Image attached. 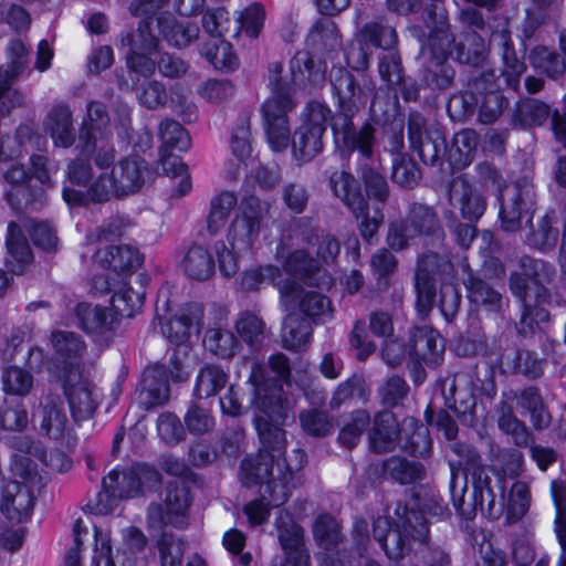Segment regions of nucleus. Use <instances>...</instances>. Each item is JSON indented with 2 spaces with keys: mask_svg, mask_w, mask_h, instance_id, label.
Returning <instances> with one entry per match:
<instances>
[{
  "mask_svg": "<svg viewBox=\"0 0 566 566\" xmlns=\"http://www.w3.org/2000/svg\"><path fill=\"white\" fill-rule=\"evenodd\" d=\"M182 266L187 275L196 280H207L214 272V262L210 253L200 245L188 250Z\"/></svg>",
  "mask_w": 566,
  "mask_h": 566,
  "instance_id": "nucleus-43",
  "label": "nucleus"
},
{
  "mask_svg": "<svg viewBox=\"0 0 566 566\" xmlns=\"http://www.w3.org/2000/svg\"><path fill=\"white\" fill-rule=\"evenodd\" d=\"M311 327L308 323L295 314H289L283 321L281 332L283 346L287 349L298 350L310 342Z\"/></svg>",
  "mask_w": 566,
  "mask_h": 566,
  "instance_id": "nucleus-42",
  "label": "nucleus"
},
{
  "mask_svg": "<svg viewBox=\"0 0 566 566\" xmlns=\"http://www.w3.org/2000/svg\"><path fill=\"white\" fill-rule=\"evenodd\" d=\"M512 293L522 302L521 332L532 331L539 323L548 321L549 314L543 307L549 294L538 277L513 274L510 280Z\"/></svg>",
  "mask_w": 566,
  "mask_h": 566,
  "instance_id": "nucleus-12",
  "label": "nucleus"
},
{
  "mask_svg": "<svg viewBox=\"0 0 566 566\" xmlns=\"http://www.w3.org/2000/svg\"><path fill=\"white\" fill-rule=\"evenodd\" d=\"M486 50V45L483 36L478 34L475 31L469 32L464 40L461 41L457 49V59L462 63L479 64Z\"/></svg>",
  "mask_w": 566,
  "mask_h": 566,
  "instance_id": "nucleus-57",
  "label": "nucleus"
},
{
  "mask_svg": "<svg viewBox=\"0 0 566 566\" xmlns=\"http://www.w3.org/2000/svg\"><path fill=\"white\" fill-rule=\"evenodd\" d=\"M558 230L553 228V217L545 214L537 223V229L528 235V243L541 251L555 248Z\"/></svg>",
  "mask_w": 566,
  "mask_h": 566,
  "instance_id": "nucleus-60",
  "label": "nucleus"
},
{
  "mask_svg": "<svg viewBox=\"0 0 566 566\" xmlns=\"http://www.w3.org/2000/svg\"><path fill=\"white\" fill-rule=\"evenodd\" d=\"M282 70L280 63L271 64L270 85L272 95L262 107L268 140L274 151L285 149L290 143L287 113L295 106L291 85L281 78Z\"/></svg>",
  "mask_w": 566,
  "mask_h": 566,
  "instance_id": "nucleus-4",
  "label": "nucleus"
},
{
  "mask_svg": "<svg viewBox=\"0 0 566 566\" xmlns=\"http://www.w3.org/2000/svg\"><path fill=\"white\" fill-rule=\"evenodd\" d=\"M517 403L531 413V420L535 428L542 429L549 424L551 417L544 409L542 398L536 389L523 390L517 398Z\"/></svg>",
  "mask_w": 566,
  "mask_h": 566,
  "instance_id": "nucleus-55",
  "label": "nucleus"
},
{
  "mask_svg": "<svg viewBox=\"0 0 566 566\" xmlns=\"http://www.w3.org/2000/svg\"><path fill=\"white\" fill-rule=\"evenodd\" d=\"M159 475L147 465H134L127 470L114 469L103 479V491L97 496L96 513L107 514L113 510L108 501L134 497L143 488L150 489L158 484Z\"/></svg>",
  "mask_w": 566,
  "mask_h": 566,
  "instance_id": "nucleus-6",
  "label": "nucleus"
},
{
  "mask_svg": "<svg viewBox=\"0 0 566 566\" xmlns=\"http://www.w3.org/2000/svg\"><path fill=\"white\" fill-rule=\"evenodd\" d=\"M385 472L388 473L391 478L400 482L401 484H407L416 480L422 479L423 470L417 463H410L400 458H392L385 462L384 464Z\"/></svg>",
  "mask_w": 566,
  "mask_h": 566,
  "instance_id": "nucleus-61",
  "label": "nucleus"
},
{
  "mask_svg": "<svg viewBox=\"0 0 566 566\" xmlns=\"http://www.w3.org/2000/svg\"><path fill=\"white\" fill-rule=\"evenodd\" d=\"M253 388V405L260 411L255 428L261 449L241 463L240 480L245 486H262L261 497L244 505L243 512L251 525L263 524L271 507L283 505L296 485L297 472L305 463V453L294 449L285 457V431L277 426L285 417L281 389L264 378V369L254 364L249 378Z\"/></svg>",
  "mask_w": 566,
  "mask_h": 566,
  "instance_id": "nucleus-1",
  "label": "nucleus"
},
{
  "mask_svg": "<svg viewBox=\"0 0 566 566\" xmlns=\"http://www.w3.org/2000/svg\"><path fill=\"white\" fill-rule=\"evenodd\" d=\"M223 321H227V315L223 311H219V322L216 327L208 328L203 345L213 355L230 358L238 353L240 343L231 331L223 328Z\"/></svg>",
  "mask_w": 566,
  "mask_h": 566,
  "instance_id": "nucleus-30",
  "label": "nucleus"
},
{
  "mask_svg": "<svg viewBox=\"0 0 566 566\" xmlns=\"http://www.w3.org/2000/svg\"><path fill=\"white\" fill-rule=\"evenodd\" d=\"M76 314L81 327L87 333H102L113 321V313L104 307L86 303L78 304Z\"/></svg>",
  "mask_w": 566,
  "mask_h": 566,
  "instance_id": "nucleus-45",
  "label": "nucleus"
},
{
  "mask_svg": "<svg viewBox=\"0 0 566 566\" xmlns=\"http://www.w3.org/2000/svg\"><path fill=\"white\" fill-rule=\"evenodd\" d=\"M331 118L332 111L326 104L311 102L304 107L301 114L300 126H307L310 129L325 133Z\"/></svg>",
  "mask_w": 566,
  "mask_h": 566,
  "instance_id": "nucleus-59",
  "label": "nucleus"
},
{
  "mask_svg": "<svg viewBox=\"0 0 566 566\" xmlns=\"http://www.w3.org/2000/svg\"><path fill=\"white\" fill-rule=\"evenodd\" d=\"M39 431L53 440H62L72 430L63 402L56 396H46L34 412Z\"/></svg>",
  "mask_w": 566,
  "mask_h": 566,
  "instance_id": "nucleus-19",
  "label": "nucleus"
},
{
  "mask_svg": "<svg viewBox=\"0 0 566 566\" xmlns=\"http://www.w3.org/2000/svg\"><path fill=\"white\" fill-rule=\"evenodd\" d=\"M432 4L428 9L429 18L438 20L439 27L430 34L428 44L422 46V54L429 55L434 65L440 66L446 61L453 41L447 27V17L444 11L437 4L438 0H431Z\"/></svg>",
  "mask_w": 566,
  "mask_h": 566,
  "instance_id": "nucleus-24",
  "label": "nucleus"
},
{
  "mask_svg": "<svg viewBox=\"0 0 566 566\" xmlns=\"http://www.w3.org/2000/svg\"><path fill=\"white\" fill-rule=\"evenodd\" d=\"M44 129L57 147L67 148L75 142L72 112L66 106L57 105L50 111Z\"/></svg>",
  "mask_w": 566,
  "mask_h": 566,
  "instance_id": "nucleus-27",
  "label": "nucleus"
},
{
  "mask_svg": "<svg viewBox=\"0 0 566 566\" xmlns=\"http://www.w3.org/2000/svg\"><path fill=\"white\" fill-rule=\"evenodd\" d=\"M313 533L317 544L325 549L336 546L340 538L337 521L328 515H322L316 520Z\"/></svg>",
  "mask_w": 566,
  "mask_h": 566,
  "instance_id": "nucleus-63",
  "label": "nucleus"
},
{
  "mask_svg": "<svg viewBox=\"0 0 566 566\" xmlns=\"http://www.w3.org/2000/svg\"><path fill=\"white\" fill-rule=\"evenodd\" d=\"M122 48L126 49L127 67L143 76H150L156 71L153 57L158 51L159 39L153 29V19H143L136 31L122 38Z\"/></svg>",
  "mask_w": 566,
  "mask_h": 566,
  "instance_id": "nucleus-10",
  "label": "nucleus"
},
{
  "mask_svg": "<svg viewBox=\"0 0 566 566\" xmlns=\"http://www.w3.org/2000/svg\"><path fill=\"white\" fill-rule=\"evenodd\" d=\"M290 283L294 284L297 290L293 294L294 301L287 305H283L285 311H289L298 304L304 314L310 317L316 318L321 322H325L332 317L331 303L324 295L315 291L304 292L294 280H291Z\"/></svg>",
  "mask_w": 566,
  "mask_h": 566,
  "instance_id": "nucleus-33",
  "label": "nucleus"
},
{
  "mask_svg": "<svg viewBox=\"0 0 566 566\" xmlns=\"http://www.w3.org/2000/svg\"><path fill=\"white\" fill-rule=\"evenodd\" d=\"M361 36L364 41L389 51L380 60L379 73L389 85L399 84L402 78L400 61L396 52L390 51L397 43L395 29L387 24L369 23L361 30Z\"/></svg>",
  "mask_w": 566,
  "mask_h": 566,
  "instance_id": "nucleus-15",
  "label": "nucleus"
},
{
  "mask_svg": "<svg viewBox=\"0 0 566 566\" xmlns=\"http://www.w3.org/2000/svg\"><path fill=\"white\" fill-rule=\"evenodd\" d=\"M190 504L189 491L184 483H172L167 486L165 507L150 505L148 521L151 527L160 528L163 523L177 526L184 525V518Z\"/></svg>",
  "mask_w": 566,
  "mask_h": 566,
  "instance_id": "nucleus-18",
  "label": "nucleus"
},
{
  "mask_svg": "<svg viewBox=\"0 0 566 566\" xmlns=\"http://www.w3.org/2000/svg\"><path fill=\"white\" fill-rule=\"evenodd\" d=\"M462 268L465 272L469 271V265L465 262L462 263ZM464 285L471 303L482 306L490 313H497L502 308V295L485 281L473 276L471 272H468Z\"/></svg>",
  "mask_w": 566,
  "mask_h": 566,
  "instance_id": "nucleus-31",
  "label": "nucleus"
},
{
  "mask_svg": "<svg viewBox=\"0 0 566 566\" xmlns=\"http://www.w3.org/2000/svg\"><path fill=\"white\" fill-rule=\"evenodd\" d=\"M332 84L339 109V115L332 126L336 138L348 149L357 150L365 158H370L376 142L375 128L370 124H365L356 130L352 123V117L367 102L366 92L357 86L353 75L343 69L332 74Z\"/></svg>",
  "mask_w": 566,
  "mask_h": 566,
  "instance_id": "nucleus-2",
  "label": "nucleus"
},
{
  "mask_svg": "<svg viewBox=\"0 0 566 566\" xmlns=\"http://www.w3.org/2000/svg\"><path fill=\"white\" fill-rule=\"evenodd\" d=\"M473 503L490 517H497L502 511V503L496 505L495 493L490 485V478L481 467L473 468Z\"/></svg>",
  "mask_w": 566,
  "mask_h": 566,
  "instance_id": "nucleus-36",
  "label": "nucleus"
},
{
  "mask_svg": "<svg viewBox=\"0 0 566 566\" xmlns=\"http://www.w3.org/2000/svg\"><path fill=\"white\" fill-rule=\"evenodd\" d=\"M480 181L497 197L500 202V217L502 227L507 232H513L520 227V218L527 213L534 205V191L527 179L518 181L512 188V195L505 199V184L497 170L489 163L478 166Z\"/></svg>",
  "mask_w": 566,
  "mask_h": 566,
  "instance_id": "nucleus-5",
  "label": "nucleus"
},
{
  "mask_svg": "<svg viewBox=\"0 0 566 566\" xmlns=\"http://www.w3.org/2000/svg\"><path fill=\"white\" fill-rule=\"evenodd\" d=\"M370 421L369 415L364 410H356L348 416L339 433V440L348 448L354 447Z\"/></svg>",
  "mask_w": 566,
  "mask_h": 566,
  "instance_id": "nucleus-58",
  "label": "nucleus"
},
{
  "mask_svg": "<svg viewBox=\"0 0 566 566\" xmlns=\"http://www.w3.org/2000/svg\"><path fill=\"white\" fill-rule=\"evenodd\" d=\"M23 229L30 233L34 244L44 250H52L57 244L55 232L46 223H36L30 219H24L21 226L10 222L6 239L8 249L7 264L11 266L13 272H21L33 259Z\"/></svg>",
  "mask_w": 566,
  "mask_h": 566,
  "instance_id": "nucleus-8",
  "label": "nucleus"
},
{
  "mask_svg": "<svg viewBox=\"0 0 566 566\" xmlns=\"http://www.w3.org/2000/svg\"><path fill=\"white\" fill-rule=\"evenodd\" d=\"M34 496L31 489L17 481H3L0 494V510L13 522H24L32 513Z\"/></svg>",
  "mask_w": 566,
  "mask_h": 566,
  "instance_id": "nucleus-21",
  "label": "nucleus"
},
{
  "mask_svg": "<svg viewBox=\"0 0 566 566\" xmlns=\"http://www.w3.org/2000/svg\"><path fill=\"white\" fill-rule=\"evenodd\" d=\"M269 205L254 196L242 199L239 213L228 231V242L238 252H248L259 239Z\"/></svg>",
  "mask_w": 566,
  "mask_h": 566,
  "instance_id": "nucleus-11",
  "label": "nucleus"
},
{
  "mask_svg": "<svg viewBox=\"0 0 566 566\" xmlns=\"http://www.w3.org/2000/svg\"><path fill=\"white\" fill-rule=\"evenodd\" d=\"M323 135L318 130L300 126L293 138V155L300 161H308L323 149Z\"/></svg>",
  "mask_w": 566,
  "mask_h": 566,
  "instance_id": "nucleus-41",
  "label": "nucleus"
},
{
  "mask_svg": "<svg viewBox=\"0 0 566 566\" xmlns=\"http://www.w3.org/2000/svg\"><path fill=\"white\" fill-rule=\"evenodd\" d=\"M452 264L447 255L427 253L419 258L416 270L417 311L421 316L428 315L436 295L431 275L447 273Z\"/></svg>",
  "mask_w": 566,
  "mask_h": 566,
  "instance_id": "nucleus-16",
  "label": "nucleus"
},
{
  "mask_svg": "<svg viewBox=\"0 0 566 566\" xmlns=\"http://www.w3.org/2000/svg\"><path fill=\"white\" fill-rule=\"evenodd\" d=\"M450 200L460 207L463 218L475 221L485 210L484 199L461 178H457L450 186Z\"/></svg>",
  "mask_w": 566,
  "mask_h": 566,
  "instance_id": "nucleus-29",
  "label": "nucleus"
},
{
  "mask_svg": "<svg viewBox=\"0 0 566 566\" xmlns=\"http://www.w3.org/2000/svg\"><path fill=\"white\" fill-rule=\"evenodd\" d=\"M227 374L214 365L202 367L197 376L195 392L199 398L217 395L227 384Z\"/></svg>",
  "mask_w": 566,
  "mask_h": 566,
  "instance_id": "nucleus-47",
  "label": "nucleus"
},
{
  "mask_svg": "<svg viewBox=\"0 0 566 566\" xmlns=\"http://www.w3.org/2000/svg\"><path fill=\"white\" fill-rule=\"evenodd\" d=\"M478 135L472 129H463L454 135L448 150L449 161L458 169L469 166L474 159Z\"/></svg>",
  "mask_w": 566,
  "mask_h": 566,
  "instance_id": "nucleus-38",
  "label": "nucleus"
},
{
  "mask_svg": "<svg viewBox=\"0 0 566 566\" xmlns=\"http://www.w3.org/2000/svg\"><path fill=\"white\" fill-rule=\"evenodd\" d=\"M171 150L160 149V166L166 176L171 179H179L172 190V196L184 197L192 188L191 179L187 166L177 156L170 154Z\"/></svg>",
  "mask_w": 566,
  "mask_h": 566,
  "instance_id": "nucleus-40",
  "label": "nucleus"
},
{
  "mask_svg": "<svg viewBox=\"0 0 566 566\" xmlns=\"http://www.w3.org/2000/svg\"><path fill=\"white\" fill-rule=\"evenodd\" d=\"M130 221L125 216H115L103 223L94 235L87 237L86 250L94 247H104L106 243L126 234Z\"/></svg>",
  "mask_w": 566,
  "mask_h": 566,
  "instance_id": "nucleus-46",
  "label": "nucleus"
},
{
  "mask_svg": "<svg viewBox=\"0 0 566 566\" xmlns=\"http://www.w3.org/2000/svg\"><path fill=\"white\" fill-rule=\"evenodd\" d=\"M331 187L334 193L349 208L353 214L361 212L364 197L358 182L345 171H336L331 176Z\"/></svg>",
  "mask_w": 566,
  "mask_h": 566,
  "instance_id": "nucleus-37",
  "label": "nucleus"
},
{
  "mask_svg": "<svg viewBox=\"0 0 566 566\" xmlns=\"http://www.w3.org/2000/svg\"><path fill=\"white\" fill-rule=\"evenodd\" d=\"M264 19L265 13L261 4H249L238 13L233 35L235 36L240 31H244L249 36L256 38L263 28Z\"/></svg>",
  "mask_w": 566,
  "mask_h": 566,
  "instance_id": "nucleus-51",
  "label": "nucleus"
},
{
  "mask_svg": "<svg viewBox=\"0 0 566 566\" xmlns=\"http://www.w3.org/2000/svg\"><path fill=\"white\" fill-rule=\"evenodd\" d=\"M202 54L218 70L231 71L238 66V59L232 52V46L223 39L213 40L202 49Z\"/></svg>",
  "mask_w": 566,
  "mask_h": 566,
  "instance_id": "nucleus-50",
  "label": "nucleus"
},
{
  "mask_svg": "<svg viewBox=\"0 0 566 566\" xmlns=\"http://www.w3.org/2000/svg\"><path fill=\"white\" fill-rule=\"evenodd\" d=\"M169 398L165 371L159 366L147 368L143 374L139 399L147 408L161 405Z\"/></svg>",
  "mask_w": 566,
  "mask_h": 566,
  "instance_id": "nucleus-32",
  "label": "nucleus"
},
{
  "mask_svg": "<svg viewBox=\"0 0 566 566\" xmlns=\"http://www.w3.org/2000/svg\"><path fill=\"white\" fill-rule=\"evenodd\" d=\"M399 426L396 417L389 412H379L374 420L370 444L376 452H389L396 446Z\"/></svg>",
  "mask_w": 566,
  "mask_h": 566,
  "instance_id": "nucleus-34",
  "label": "nucleus"
},
{
  "mask_svg": "<svg viewBox=\"0 0 566 566\" xmlns=\"http://www.w3.org/2000/svg\"><path fill=\"white\" fill-rule=\"evenodd\" d=\"M264 328V322L251 312L242 313L235 323V329L240 337L251 345L262 340Z\"/></svg>",
  "mask_w": 566,
  "mask_h": 566,
  "instance_id": "nucleus-62",
  "label": "nucleus"
},
{
  "mask_svg": "<svg viewBox=\"0 0 566 566\" xmlns=\"http://www.w3.org/2000/svg\"><path fill=\"white\" fill-rule=\"evenodd\" d=\"M109 136L108 117L103 105L90 103L87 119L81 128L77 148L83 156L96 153L95 164L102 170L108 168L115 158L114 149L107 145Z\"/></svg>",
  "mask_w": 566,
  "mask_h": 566,
  "instance_id": "nucleus-9",
  "label": "nucleus"
},
{
  "mask_svg": "<svg viewBox=\"0 0 566 566\" xmlns=\"http://www.w3.org/2000/svg\"><path fill=\"white\" fill-rule=\"evenodd\" d=\"M411 216L412 218H422L423 222L419 228L417 226L411 228L406 219L390 222L386 238L390 249L401 251L417 238L439 232V221L432 208L415 202L411 205Z\"/></svg>",
  "mask_w": 566,
  "mask_h": 566,
  "instance_id": "nucleus-13",
  "label": "nucleus"
},
{
  "mask_svg": "<svg viewBox=\"0 0 566 566\" xmlns=\"http://www.w3.org/2000/svg\"><path fill=\"white\" fill-rule=\"evenodd\" d=\"M530 501L531 496L528 486L523 482L514 483L507 501L506 521L509 523H516L520 521L527 513Z\"/></svg>",
  "mask_w": 566,
  "mask_h": 566,
  "instance_id": "nucleus-56",
  "label": "nucleus"
},
{
  "mask_svg": "<svg viewBox=\"0 0 566 566\" xmlns=\"http://www.w3.org/2000/svg\"><path fill=\"white\" fill-rule=\"evenodd\" d=\"M283 273L274 265H265L245 271L241 279V286L248 291L259 290L264 283L273 284L281 295L282 305L294 301L296 286L290 283V279H282Z\"/></svg>",
  "mask_w": 566,
  "mask_h": 566,
  "instance_id": "nucleus-23",
  "label": "nucleus"
},
{
  "mask_svg": "<svg viewBox=\"0 0 566 566\" xmlns=\"http://www.w3.org/2000/svg\"><path fill=\"white\" fill-rule=\"evenodd\" d=\"M530 62L551 77L563 74L566 63L555 51L546 46H536L530 53Z\"/></svg>",
  "mask_w": 566,
  "mask_h": 566,
  "instance_id": "nucleus-54",
  "label": "nucleus"
},
{
  "mask_svg": "<svg viewBox=\"0 0 566 566\" xmlns=\"http://www.w3.org/2000/svg\"><path fill=\"white\" fill-rule=\"evenodd\" d=\"M136 96L138 103L148 109L161 107L167 102L166 88L157 81H148L142 84L136 91Z\"/></svg>",
  "mask_w": 566,
  "mask_h": 566,
  "instance_id": "nucleus-64",
  "label": "nucleus"
},
{
  "mask_svg": "<svg viewBox=\"0 0 566 566\" xmlns=\"http://www.w3.org/2000/svg\"><path fill=\"white\" fill-rule=\"evenodd\" d=\"M444 346L438 332L429 326L418 327L413 331L409 344L408 354L413 363L412 373L416 381H421L422 376L418 371V365L433 367L441 363Z\"/></svg>",
  "mask_w": 566,
  "mask_h": 566,
  "instance_id": "nucleus-17",
  "label": "nucleus"
},
{
  "mask_svg": "<svg viewBox=\"0 0 566 566\" xmlns=\"http://www.w3.org/2000/svg\"><path fill=\"white\" fill-rule=\"evenodd\" d=\"M290 73L293 85L305 87L324 80L325 66L315 65L310 52L301 51L291 60Z\"/></svg>",
  "mask_w": 566,
  "mask_h": 566,
  "instance_id": "nucleus-35",
  "label": "nucleus"
},
{
  "mask_svg": "<svg viewBox=\"0 0 566 566\" xmlns=\"http://www.w3.org/2000/svg\"><path fill=\"white\" fill-rule=\"evenodd\" d=\"M88 252H93L92 259L96 264L116 274L132 272L142 264L138 250L128 244L94 247L85 253Z\"/></svg>",
  "mask_w": 566,
  "mask_h": 566,
  "instance_id": "nucleus-22",
  "label": "nucleus"
},
{
  "mask_svg": "<svg viewBox=\"0 0 566 566\" xmlns=\"http://www.w3.org/2000/svg\"><path fill=\"white\" fill-rule=\"evenodd\" d=\"M203 308L199 304H191L182 308L166 324L164 335L170 343L185 344L192 333H198L202 325Z\"/></svg>",
  "mask_w": 566,
  "mask_h": 566,
  "instance_id": "nucleus-25",
  "label": "nucleus"
},
{
  "mask_svg": "<svg viewBox=\"0 0 566 566\" xmlns=\"http://www.w3.org/2000/svg\"><path fill=\"white\" fill-rule=\"evenodd\" d=\"M237 203L235 195L230 191H222L211 200L208 218V229L211 233L218 232L226 224Z\"/></svg>",
  "mask_w": 566,
  "mask_h": 566,
  "instance_id": "nucleus-48",
  "label": "nucleus"
},
{
  "mask_svg": "<svg viewBox=\"0 0 566 566\" xmlns=\"http://www.w3.org/2000/svg\"><path fill=\"white\" fill-rule=\"evenodd\" d=\"M145 19H153L154 32L176 48H186L199 36L200 29L196 22L177 21L168 11H161Z\"/></svg>",
  "mask_w": 566,
  "mask_h": 566,
  "instance_id": "nucleus-20",
  "label": "nucleus"
},
{
  "mask_svg": "<svg viewBox=\"0 0 566 566\" xmlns=\"http://www.w3.org/2000/svg\"><path fill=\"white\" fill-rule=\"evenodd\" d=\"M279 539L286 556H297L301 553H307L303 548L304 532L296 523L282 514L277 518Z\"/></svg>",
  "mask_w": 566,
  "mask_h": 566,
  "instance_id": "nucleus-44",
  "label": "nucleus"
},
{
  "mask_svg": "<svg viewBox=\"0 0 566 566\" xmlns=\"http://www.w3.org/2000/svg\"><path fill=\"white\" fill-rule=\"evenodd\" d=\"M63 388L74 420L90 419L101 401L98 388L81 370H67Z\"/></svg>",
  "mask_w": 566,
  "mask_h": 566,
  "instance_id": "nucleus-14",
  "label": "nucleus"
},
{
  "mask_svg": "<svg viewBox=\"0 0 566 566\" xmlns=\"http://www.w3.org/2000/svg\"><path fill=\"white\" fill-rule=\"evenodd\" d=\"M307 46L315 53L329 54L340 48V40L334 22H317L307 35Z\"/></svg>",
  "mask_w": 566,
  "mask_h": 566,
  "instance_id": "nucleus-39",
  "label": "nucleus"
},
{
  "mask_svg": "<svg viewBox=\"0 0 566 566\" xmlns=\"http://www.w3.org/2000/svg\"><path fill=\"white\" fill-rule=\"evenodd\" d=\"M147 174L145 160L127 157L118 161L109 174L106 171L98 174L85 193L65 187L63 199L69 206H82L90 201L105 202L112 197L129 196L140 190Z\"/></svg>",
  "mask_w": 566,
  "mask_h": 566,
  "instance_id": "nucleus-3",
  "label": "nucleus"
},
{
  "mask_svg": "<svg viewBox=\"0 0 566 566\" xmlns=\"http://www.w3.org/2000/svg\"><path fill=\"white\" fill-rule=\"evenodd\" d=\"M33 376L25 369L11 366L2 373V388L6 394L24 397L33 387Z\"/></svg>",
  "mask_w": 566,
  "mask_h": 566,
  "instance_id": "nucleus-52",
  "label": "nucleus"
},
{
  "mask_svg": "<svg viewBox=\"0 0 566 566\" xmlns=\"http://www.w3.org/2000/svg\"><path fill=\"white\" fill-rule=\"evenodd\" d=\"M51 342L55 349L56 359L67 370H81L80 357L85 345L76 334L72 332L55 331L51 335Z\"/></svg>",
  "mask_w": 566,
  "mask_h": 566,
  "instance_id": "nucleus-28",
  "label": "nucleus"
},
{
  "mask_svg": "<svg viewBox=\"0 0 566 566\" xmlns=\"http://www.w3.org/2000/svg\"><path fill=\"white\" fill-rule=\"evenodd\" d=\"M160 149L186 151L190 147V138L184 127L175 120L165 119L159 125Z\"/></svg>",
  "mask_w": 566,
  "mask_h": 566,
  "instance_id": "nucleus-53",
  "label": "nucleus"
},
{
  "mask_svg": "<svg viewBox=\"0 0 566 566\" xmlns=\"http://www.w3.org/2000/svg\"><path fill=\"white\" fill-rule=\"evenodd\" d=\"M490 45L502 55L503 74L506 77L507 85L515 87L518 84L520 76L525 71V65L516 56L510 32L506 29L494 31L490 38Z\"/></svg>",
  "mask_w": 566,
  "mask_h": 566,
  "instance_id": "nucleus-26",
  "label": "nucleus"
},
{
  "mask_svg": "<svg viewBox=\"0 0 566 566\" xmlns=\"http://www.w3.org/2000/svg\"><path fill=\"white\" fill-rule=\"evenodd\" d=\"M144 304V294L134 291L125 282H120L112 297V310L114 314L130 317Z\"/></svg>",
  "mask_w": 566,
  "mask_h": 566,
  "instance_id": "nucleus-49",
  "label": "nucleus"
},
{
  "mask_svg": "<svg viewBox=\"0 0 566 566\" xmlns=\"http://www.w3.org/2000/svg\"><path fill=\"white\" fill-rule=\"evenodd\" d=\"M398 516L394 525L388 516H379L374 523V536L385 551L387 556L392 559L401 558L409 548L407 537L411 535L413 539L424 543L428 538V527L421 522L417 514L411 513L402 516L399 509L396 510Z\"/></svg>",
  "mask_w": 566,
  "mask_h": 566,
  "instance_id": "nucleus-7",
  "label": "nucleus"
}]
</instances>
